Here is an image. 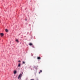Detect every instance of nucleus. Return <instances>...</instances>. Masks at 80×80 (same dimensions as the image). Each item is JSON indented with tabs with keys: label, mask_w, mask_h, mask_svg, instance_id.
<instances>
[{
	"label": "nucleus",
	"mask_w": 80,
	"mask_h": 80,
	"mask_svg": "<svg viewBox=\"0 0 80 80\" xmlns=\"http://www.w3.org/2000/svg\"><path fill=\"white\" fill-rule=\"evenodd\" d=\"M23 75V73H21L20 75H19L18 77V79H21V78L22 77V76Z\"/></svg>",
	"instance_id": "1"
},
{
	"label": "nucleus",
	"mask_w": 80,
	"mask_h": 80,
	"mask_svg": "<svg viewBox=\"0 0 80 80\" xmlns=\"http://www.w3.org/2000/svg\"><path fill=\"white\" fill-rule=\"evenodd\" d=\"M37 59H38V60H40V59H41V58L40 57H38L37 58Z\"/></svg>",
	"instance_id": "2"
},
{
	"label": "nucleus",
	"mask_w": 80,
	"mask_h": 80,
	"mask_svg": "<svg viewBox=\"0 0 80 80\" xmlns=\"http://www.w3.org/2000/svg\"><path fill=\"white\" fill-rule=\"evenodd\" d=\"M14 74H16V73H17V71L16 70L14 71Z\"/></svg>",
	"instance_id": "3"
},
{
	"label": "nucleus",
	"mask_w": 80,
	"mask_h": 80,
	"mask_svg": "<svg viewBox=\"0 0 80 80\" xmlns=\"http://www.w3.org/2000/svg\"><path fill=\"white\" fill-rule=\"evenodd\" d=\"M0 35H1L2 37V36H3V33H1L0 34Z\"/></svg>",
	"instance_id": "4"
},
{
	"label": "nucleus",
	"mask_w": 80,
	"mask_h": 80,
	"mask_svg": "<svg viewBox=\"0 0 80 80\" xmlns=\"http://www.w3.org/2000/svg\"><path fill=\"white\" fill-rule=\"evenodd\" d=\"M5 31L6 32H8V30L7 29H5Z\"/></svg>",
	"instance_id": "5"
},
{
	"label": "nucleus",
	"mask_w": 80,
	"mask_h": 80,
	"mask_svg": "<svg viewBox=\"0 0 80 80\" xmlns=\"http://www.w3.org/2000/svg\"><path fill=\"white\" fill-rule=\"evenodd\" d=\"M42 70H40V72H39V74H40V73H42Z\"/></svg>",
	"instance_id": "6"
},
{
	"label": "nucleus",
	"mask_w": 80,
	"mask_h": 80,
	"mask_svg": "<svg viewBox=\"0 0 80 80\" xmlns=\"http://www.w3.org/2000/svg\"><path fill=\"white\" fill-rule=\"evenodd\" d=\"M20 63H19L18 64V67H20Z\"/></svg>",
	"instance_id": "7"
},
{
	"label": "nucleus",
	"mask_w": 80,
	"mask_h": 80,
	"mask_svg": "<svg viewBox=\"0 0 80 80\" xmlns=\"http://www.w3.org/2000/svg\"><path fill=\"white\" fill-rule=\"evenodd\" d=\"M29 45H30L31 46L32 45H33V44H32V43H30L29 44Z\"/></svg>",
	"instance_id": "8"
},
{
	"label": "nucleus",
	"mask_w": 80,
	"mask_h": 80,
	"mask_svg": "<svg viewBox=\"0 0 80 80\" xmlns=\"http://www.w3.org/2000/svg\"><path fill=\"white\" fill-rule=\"evenodd\" d=\"M25 62L24 61L23 62L22 64H25Z\"/></svg>",
	"instance_id": "9"
},
{
	"label": "nucleus",
	"mask_w": 80,
	"mask_h": 80,
	"mask_svg": "<svg viewBox=\"0 0 80 80\" xmlns=\"http://www.w3.org/2000/svg\"><path fill=\"white\" fill-rule=\"evenodd\" d=\"M16 42H18V40L16 39Z\"/></svg>",
	"instance_id": "10"
},
{
	"label": "nucleus",
	"mask_w": 80,
	"mask_h": 80,
	"mask_svg": "<svg viewBox=\"0 0 80 80\" xmlns=\"http://www.w3.org/2000/svg\"><path fill=\"white\" fill-rule=\"evenodd\" d=\"M32 47L33 48H35V47H34V46H32Z\"/></svg>",
	"instance_id": "11"
},
{
	"label": "nucleus",
	"mask_w": 80,
	"mask_h": 80,
	"mask_svg": "<svg viewBox=\"0 0 80 80\" xmlns=\"http://www.w3.org/2000/svg\"><path fill=\"white\" fill-rule=\"evenodd\" d=\"M18 62H21V61L19 60V61H18Z\"/></svg>",
	"instance_id": "12"
}]
</instances>
